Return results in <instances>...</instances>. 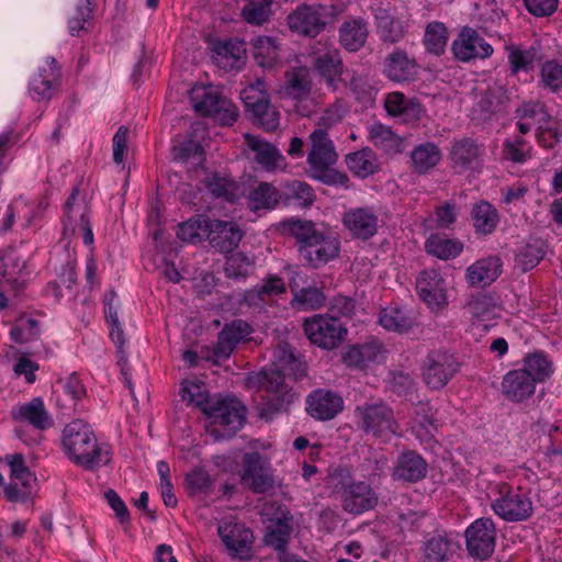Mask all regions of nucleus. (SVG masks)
Segmentation results:
<instances>
[{"mask_svg": "<svg viewBox=\"0 0 562 562\" xmlns=\"http://www.w3.org/2000/svg\"><path fill=\"white\" fill-rule=\"evenodd\" d=\"M172 155L176 160L194 165H201L203 161L204 149L202 145L193 139H188L173 145Z\"/></svg>", "mask_w": 562, "mask_h": 562, "instance_id": "nucleus-56", "label": "nucleus"}, {"mask_svg": "<svg viewBox=\"0 0 562 562\" xmlns=\"http://www.w3.org/2000/svg\"><path fill=\"white\" fill-rule=\"evenodd\" d=\"M384 71L395 82L413 80L417 74L415 61L403 50H395L387 56Z\"/></svg>", "mask_w": 562, "mask_h": 562, "instance_id": "nucleus-34", "label": "nucleus"}, {"mask_svg": "<svg viewBox=\"0 0 562 562\" xmlns=\"http://www.w3.org/2000/svg\"><path fill=\"white\" fill-rule=\"evenodd\" d=\"M261 109H255L251 120L267 132H273L279 127L280 114L274 106L271 105L270 99L262 103Z\"/></svg>", "mask_w": 562, "mask_h": 562, "instance_id": "nucleus-58", "label": "nucleus"}, {"mask_svg": "<svg viewBox=\"0 0 562 562\" xmlns=\"http://www.w3.org/2000/svg\"><path fill=\"white\" fill-rule=\"evenodd\" d=\"M245 142L248 148L254 153V159L267 171H273L284 166V157L280 150L271 143L265 139L246 134Z\"/></svg>", "mask_w": 562, "mask_h": 562, "instance_id": "nucleus-27", "label": "nucleus"}, {"mask_svg": "<svg viewBox=\"0 0 562 562\" xmlns=\"http://www.w3.org/2000/svg\"><path fill=\"white\" fill-rule=\"evenodd\" d=\"M419 297L431 308H440L447 304L446 282L436 270H424L416 279Z\"/></svg>", "mask_w": 562, "mask_h": 562, "instance_id": "nucleus-20", "label": "nucleus"}, {"mask_svg": "<svg viewBox=\"0 0 562 562\" xmlns=\"http://www.w3.org/2000/svg\"><path fill=\"white\" fill-rule=\"evenodd\" d=\"M541 78L552 92H558L562 89V65L557 60L546 61L541 67Z\"/></svg>", "mask_w": 562, "mask_h": 562, "instance_id": "nucleus-64", "label": "nucleus"}, {"mask_svg": "<svg viewBox=\"0 0 562 562\" xmlns=\"http://www.w3.org/2000/svg\"><path fill=\"white\" fill-rule=\"evenodd\" d=\"M472 325L477 329L488 330L492 319V299L487 294H477L469 303Z\"/></svg>", "mask_w": 562, "mask_h": 562, "instance_id": "nucleus-50", "label": "nucleus"}, {"mask_svg": "<svg viewBox=\"0 0 562 562\" xmlns=\"http://www.w3.org/2000/svg\"><path fill=\"white\" fill-rule=\"evenodd\" d=\"M384 108L390 116L401 117L406 122L418 121L423 113V106L418 99H408L398 91L386 94Z\"/></svg>", "mask_w": 562, "mask_h": 562, "instance_id": "nucleus-30", "label": "nucleus"}, {"mask_svg": "<svg viewBox=\"0 0 562 562\" xmlns=\"http://www.w3.org/2000/svg\"><path fill=\"white\" fill-rule=\"evenodd\" d=\"M536 385L530 374L519 368L509 370L503 376L501 391L508 401L522 403L535 394Z\"/></svg>", "mask_w": 562, "mask_h": 562, "instance_id": "nucleus-21", "label": "nucleus"}, {"mask_svg": "<svg viewBox=\"0 0 562 562\" xmlns=\"http://www.w3.org/2000/svg\"><path fill=\"white\" fill-rule=\"evenodd\" d=\"M272 0H250L241 10V15L247 23L261 25L271 13Z\"/></svg>", "mask_w": 562, "mask_h": 562, "instance_id": "nucleus-57", "label": "nucleus"}, {"mask_svg": "<svg viewBox=\"0 0 562 562\" xmlns=\"http://www.w3.org/2000/svg\"><path fill=\"white\" fill-rule=\"evenodd\" d=\"M285 93L293 99L303 100L307 98L312 89L310 70L305 67H297L286 71Z\"/></svg>", "mask_w": 562, "mask_h": 562, "instance_id": "nucleus-40", "label": "nucleus"}, {"mask_svg": "<svg viewBox=\"0 0 562 562\" xmlns=\"http://www.w3.org/2000/svg\"><path fill=\"white\" fill-rule=\"evenodd\" d=\"M240 483L256 494L274 488V476L268 459L258 451L243 456Z\"/></svg>", "mask_w": 562, "mask_h": 562, "instance_id": "nucleus-9", "label": "nucleus"}, {"mask_svg": "<svg viewBox=\"0 0 562 562\" xmlns=\"http://www.w3.org/2000/svg\"><path fill=\"white\" fill-rule=\"evenodd\" d=\"M209 431L216 440L232 438L246 420V407L232 396L214 395L204 408Z\"/></svg>", "mask_w": 562, "mask_h": 562, "instance_id": "nucleus-4", "label": "nucleus"}, {"mask_svg": "<svg viewBox=\"0 0 562 562\" xmlns=\"http://www.w3.org/2000/svg\"><path fill=\"white\" fill-rule=\"evenodd\" d=\"M251 334V327L241 319L226 324L218 333L213 355L217 360L229 358L236 346Z\"/></svg>", "mask_w": 562, "mask_h": 562, "instance_id": "nucleus-25", "label": "nucleus"}, {"mask_svg": "<svg viewBox=\"0 0 562 562\" xmlns=\"http://www.w3.org/2000/svg\"><path fill=\"white\" fill-rule=\"evenodd\" d=\"M57 384L61 387L64 394L69 397V402L64 403L63 406L75 407L86 396V387L76 373H71L65 379H59Z\"/></svg>", "mask_w": 562, "mask_h": 562, "instance_id": "nucleus-61", "label": "nucleus"}, {"mask_svg": "<svg viewBox=\"0 0 562 562\" xmlns=\"http://www.w3.org/2000/svg\"><path fill=\"white\" fill-rule=\"evenodd\" d=\"M379 323L387 330L403 333L413 327L415 319L404 308L390 306L380 312Z\"/></svg>", "mask_w": 562, "mask_h": 562, "instance_id": "nucleus-46", "label": "nucleus"}, {"mask_svg": "<svg viewBox=\"0 0 562 562\" xmlns=\"http://www.w3.org/2000/svg\"><path fill=\"white\" fill-rule=\"evenodd\" d=\"M369 139L376 148L389 155L403 151V139L381 123H374L369 127Z\"/></svg>", "mask_w": 562, "mask_h": 562, "instance_id": "nucleus-36", "label": "nucleus"}, {"mask_svg": "<svg viewBox=\"0 0 562 562\" xmlns=\"http://www.w3.org/2000/svg\"><path fill=\"white\" fill-rule=\"evenodd\" d=\"M339 43L348 52L360 50L369 36L368 23L362 18H351L341 23L338 30Z\"/></svg>", "mask_w": 562, "mask_h": 562, "instance_id": "nucleus-31", "label": "nucleus"}, {"mask_svg": "<svg viewBox=\"0 0 562 562\" xmlns=\"http://www.w3.org/2000/svg\"><path fill=\"white\" fill-rule=\"evenodd\" d=\"M348 169L357 177L367 178L376 171V158L370 148H362L346 156Z\"/></svg>", "mask_w": 562, "mask_h": 562, "instance_id": "nucleus-44", "label": "nucleus"}, {"mask_svg": "<svg viewBox=\"0 0 562 562\" xmlns=\"http://www.w3.org/2000/svg\"><path fill=\"white\" fill-rule=\"evenodd\" d=\"M448 42V32L443 23L430 22L425 30L424 45L426 50L436 56L445 52Z\"/></svg>", "mask_w": 562, "mask_h": 562, "instance_id": "nucleus-51", "label": "nucleus"}, {"mask_svg": "<svg viewBox=\"0 0 562 562\" xmlns=\"http://www.w3.org/2000/svg\"><path fill=\"white\" fill-rule=\"evenodd\" d=\"M530 158V149H526V140L516 136L514 140L506 139L502 149V159L515 164H525Z\"/></svg>", "mask_w": 562, "mask_h": 562, "instance_id": "nucleus-60", "label": "nucleus"}, {"mask_svg": "<svg viewBox=\"0 0 562 562\" xmlns=\"http://www.w3.org/2000/svg\"><path fill=\"white\" fill-rule=\"evenodd\" d=\"M426 251L442 260L458 257L463 250V244L438 234L430 235L425 243Z\"/></svg>", "mask_w": 562, "mask_h": 562, "instance_id": "nucleus-41", "label": "nucleus"}, {"mask_svg": "<svg viewBox=\"0 0 562 562\" xmlns=\"http://www.w3.org/2000/svg\"><path fill=\"white\" fill-rule=\"evenodd\" d=\"M483 153V147L474 139L464 137L452 143L449 158L454 169L463 171L475 167Z\"/></svg>", "mask_w": 562, "mask_h": 562, "instance_id": "nucleus-28", "label": "nucleus"}, {"mask_svg": "<svg viewBox=\"0 0 562 562\" xmlns=\"http://www.w3.org/2000/svg\"><path fill=\"white\" fill-rule=\"evenodd\" d=\"M372 14L376 35L384 44H396L407 34L409 24L396 14L394 8L379 5L372 9Z\"/></svg>", "mask_w": 562, "mask_h": 562, "instance_id": "nucleus-14", "label": "nucleus"}, {"mask_svg": "<svg viewBox=\"0 0 562 562\" xmlns=\"http://www.w3.org/2000/svg\"><path fill=\"white\" fill-rule=\"evenodd\" d=\"M342 224L352 237L367 240L378 233L379 217L372 207H353L344 213Z\"/></svg>", "mask_w": 562, "mask_h": 562, "instance_id": "nucleus-17", "label": "nucleus"}, {"mask_svg": "<svg viewBox=\"0 0 562 562\" xmlns=\"http://www.w3.org/2000/svg\"><path fill=\"white\" fill-rule=\"evenodd\" d=\"M303 330L313 345L325 350L337 348L347 335V328L340 319L329 314H316L305 318Z\"/></svg>", "mask_w": 562, "mask_h": 562, "instance_id": "nucleus-8", "label": "nucleus"}, {"mask_svg": "<svg viewBox=\"0 0 562 562\" xmlns=\"http://www.w3.org/2000/svg\"><path fill=\"white\" fill-rule=\"evenodd\" d=\"M452 553V541L446 535H434L423 546L425 562H445Z\"/></svg>", "mask_w": 562, "mask_h": 562, "instance_id": "nucleus-47", "label": "nucleus"}, {"mask_svg": "<svg viewBox=\"0 0 562 562\" xmlns=\"http://www.w3.org/2000/svg\"><path fill=\"white\" fill-rule=\"evenodd\" d=\"M537 142L547 149H552L562 139V124L554 120L551 114L549 117H541L537 122Z\"/></svg>", "mask_w": 562, "mask_h": 562, "instance_id": "nucleus-48", "label": "nucleus"}, {"mask_svg": "<svg viewBox=\"0 0 562 562\" xmlns=\"http://www.w3.org/2000/svg\"><path fill=\"white\" fill-rule=\"evenodd\" d=\"M427 468L420 454L415 451H405L397 458L392 475L394 480L415 483L426 476Z\"/></svg>", "mask_w": 562, "mask_h": 562, "instance_id": "nucleus-29", "label": "nucleus"}, {"mask_svg": "<svg viewBox=\"0 0 562 562\" xmlns=\"http://www.w3.org/2000/svg\"><path fill=\"white\" fill-rule=\"evenodd\" d=\"M79 190L74 188L72 192L64 204L65 210V231L74 232L75 227L89 221V209L85 200L78 199Z\"/></svg>", "mask_w": 562, "mask_h": 562, "instance_id": "nucleus-39", "label": "nucleus"}, {"mask_svg": "<svg viewBox=\"0 0 562 562\" xmlns=\"http://www.w3.org/2000/svg\"><path fill=\"white\" fill-rule=\"evenodd\" d=\"M284 195L288 202L303 207L310 206L315 200L311 186L297 180L286 183Z\"/></svg>", "mask_w": 562, "mask_h": 562, "instance_id": "nucleus-55", "label": "nucleus"}, {"mask_svg": "<svg viewBox=\"0 0 562 562\" xmlns=\"http://www.w3.org/2000/svg\"><path fill=\"white\" fill-rule=\"evenodd\" d=\"M281 199V193L277 188L268 182H261L252 189L248 196V206L257 212L260 210H272Z\"/></svg>", "mask_w": 562, "mask_h": 562, "instance_id": "nucleus-43", "label": "nucleus"}, {"mask_svg": "<svg viewBox=\"0 0 562 562\" xmlns=\"http://www.w3.org/2000/svg\"><path fill=\"white\" fill-rule=\"evenodd\" d=\"M505 48L509 52L508 63L513 74H518L519 71H528L532 68L536 58L535 48L531 47L527 50H521L512 45H505Z\"/></svg>", "mask_w": 562, "mask_h": 562, "instance_id": "nucleus-59", "label": "nucleus"}, {"mask_svg": "<svg viewBox=\"0 0 562 562\" xmlns=\"http://www.w3.org/2000/svg\"><path fill=\"white\" fill-rule=\"evenodd\" d=\"M297 366L299 362L290 347L280 346L274 351L272 364L249 378L251 384L258 385L271 394L259 407L261 418L269 420L293 403L296 395L288 385L286 378L295 373Z\"/></svg>", "mask_w": 562, "mask_h": 562, "instance_id": "nucleus-1", "label": "nucleus"}, {"mask_svg": "<svg viewBox=\"0 0 562 562\" xmlns=\"http://www.w3.org/2000/svg\"><path fill=\"white\" fill-rule=\"evenodd\" d=\"M190 101L198 113L210 116L222 125L231 126L237 121L238 111L235 104L211 87H193Z\"/></svg>", "mask_w": 562, "mask_h": 562, "instance_id": "nucleus-7", "label": "nucleus"}, {"mask_svg": "<svg viewBox=\"0 0 562 562\" xmlns=\"http://www.w3.org/2000/svg\"><path fill=\"white\" fill-rule=\"evenodd\" d=\"M254 58L265 69L273 68L280 58V47L277 41L269 36H258L251 41Z\"/></svg>", "mask_w": 562, "mask_h": 562, "instance_id": "nucleus-37", "label": "nucleus"}, {"mask_svg": "<svg viewBox=\"0 0 562 562\" xmlns=\"http://www.w3.org/2000/svg\"><path fill=\"white\" fill-rule=\"evenodd\" d=\"M329 484L340 496L342 508L352 515L373 509L378 504V496L370 485L364 482L350 483V475L346 470H336L329 476Z\"/></svg>", "mask_w": 562, "mask_h": 562, "instance_id": "nucleus-5", "label": "nucleus"}, {"mask_svg": "<svg viewBox=\"0 0 562 562\" xmlns=\"http://www.w3.org/2000/svg\"><path fill=\"white\" fill-rule=\"evenodd\" d=\"M498 497L494 499V514L507 521H521L532 514L531 501L507 483L497 484Z\"/></svg>", "mask_w": 562, "mask_h": 562, "instance_id": "nucleus-11", "label": "nucleus"}, {"mask_svg": "<svg viewBox=\"0 0 562 562\" xmlns=\"http://www.w3.org/2000/svg\"><path fill=\"white\" fill-rule=\"evenodd\" d=\"M203 183L207 191L215 198H221L226 201H233L236 198L235 183L218 173L207 176L203 180Z\"/></svg>", "mask_w": 562, "mask_h": 562, "instance_id": "nucleus-53", "label": "nucleus"}, {"mask_svg": "<svg viewBox=\"0 0 562 562\" xmlns=\"http://www.w3.org/2000/svg\"><path fill=\"white\" fill-rule=\"evenodd\" d=\"M312 67L326 81L328 87L333 90L337 88V82L344 71L342 57L337 48L315 52L312 55Z\"/></svg>", "mask_w": 562, "mask_h": 562, "instance_id": "nucleus-24", "label": "nucleus"}, {"mask_svg": "<svg viewBox=\"0 0 562 562\" xmlns=\"http://www.w3.org/2000/svg\"><path fill=\"white\" fill-rule=\"evenodd\" d=\"M465 281L471 288H485L492 282V259L482 258L465 270Z\"/></svg>", "mask_w": 562, "mask_h": 562, "instance_id": "nucleus-52", "label": "nucleus"}, {"mask_svg": "<svg viewBox=\"0 0 562 562\" xmlns=\"http://www.w3.org/2000/svg\"><path fill=\"white\" fill-rule=\"evenodd\" d=\"M25 267L26 262L14 254H10L3 259L1 276L10 285L14 295H20L25 288V281L21 278Z\"/></svg>", "mask_w": 562, "mask_h": 562, "instance_id": "nucleus-42", "label": "nucleus"}, {"mask_svg": "<svg viewBox=\"0 0 562 562\" xmlns=\"http://www.w3.org/2000/svg\"><path fill=\"white\" fill-rule=\"evenodd\" d=\"M217 531L232 558L241 561L251 559L254 536L250 529L229 521L220 525Z\"/></svg>", "mask_w": 562, "mask_h": 562, "instance_id": "nucleus-13", "label": "nucleus"}, {"mask_svg": "<svg viewBox=\"0 0 562 562\" xmlns=\"http://www.w3.org/2000/svg\"><path fill=\"white\" fill-rule=\"evenodd\" d=\"M459 363L453 355L443 350L428 353L423 366V379L432 390L442 389L457 373Z\"/></svg>", "mask_w": 562, "mask_h": 562, "instance_id": "nucleus-12", "label": "nucleus"}, {"mask_svg": "<svg viewBox=\"0 0 562 562\" xmlns=\"http://www.w3.org/2000/svg\"><path fill=\"white\" fill-rule=\"evenodd\" d=\"M61 446L66 456L77 465L93 471L111 460L110 449L99 443L89 424L75 419L63 430Z\"/></svg>", "mask_w": 562, "mask_h": 562, "instance_id": "nucleus-3", "label": "nucleus"}, {"mask_svg": "<svg viewBox=\"0 0 562 562\" xmlns=\"http://www.w3.org/2000/svg\"><path fill=\"white\" fill-rule=\"evenodd\" d=\"M441 159V150L434 143L416 146L411 153L412 168L418 175H425L435 168Z\"/></svg>", "mask_w": 562, "mask_h": 562, "instance_id": "nucleus-35", "label": "nucleus"}, {"mask_svg": "<svg viewBox=\"0 0 562 562\" xmlns=\"http://www.w3.org/2000/svg\"><path fill=\"white\" fill-rule=\"evenodd\" d=\"M211 218L198 216L178 225L177 236L183 241L192 244L206 239Z\"/></svg>", "mask_w": 562, "mask_h": 562, "instance_id": "nucleus-49", "label": "nucleus"}, {"mask_svg": "<svg viewBox=\"0 0 562 562\" xmlns=\"http://www.w3.org/2000/svg\"><path fill=\"white\" fill-rule=\"evenodd\" d=\"M307 413L318 420H330L344 408V401L337 393L318 389L313 391L306 400Z\"/></svg>", "mask_w": 562, "mask_h": 562, "instance_id": "nucleus-22", "label": "nucleus"}, {"mask_svg": "<svg viewBox=\"0 0 562 562\" xmlns=\"http://www.w3.org/2000/svg\"><path fill=\"white\" fill-rule=\"evenodd\" d=\"M360 430L374 437L389 438L398 431L393 409L382 400L369 401L355 409Z\"/></svg>", "mask_w": 562, "mask_h": 562, "instance_id": "nucleus-6", "label": "nucleus"}, {"mask_svg": "<svg viewBox=\"0 0 562 562\" xmlns=\"http://www.w3.org/2000/svg\"><path fill=\"white\" fill-rule=\"evenodd\" d=\"M467 550L472 558L486 560L492 555V521L490 518L474 520L464 532Z\"/></svg>", "mask_w": 562, "mask_h": 562, "instance_id": "nucleus-18", "label": "nucleus"}, {"mask_svg": "<svg viewBox=\"0 0 562 562\" xmlns=\"http://www.w3.org/2000/svg\"><path fill=\"white\" fill-rule=\"evenodd\" d=\"M180 395L182 401H187L189 404L200 407L203 413L207 402L212 397L207 395L203 385L190 381L182 383Z\"/></svg>", "mask_w": 562, "mask_h": 562, "instance_id": "nucleus-62", "label": "nucleus"}, {"mask_svg": "<svg viewBox=\"0 0 562 562\" xmlns=\"http://www.w3.org/2000/svg\"><path fill=\"white\" fill-rule=\"evenodd\" d=\"M311 148L307 164L312 171H326L337 162L338 155L333 140L323 128H316L310 135Z\"/></svg>", "mask_w": 562, "mask_h": 562, "instance_id": "nucleus-16", "label": "nucleus"}, {"mask_svg": "<svg viewBox=\"0 0 562 562\" xmlns=\"http://www.w3.org/2000/svg\"><path fill=\"white\" fill-rule=\"evenodd\" d=\"M11 416L15 422L27 423L38 430H46L54 424L41 397L12 407Z\"/></svg>", "mask_w": 562, "mask_h": 562, "instance_id": "nucleus-26", "label": "nucleus"}, {"mask_svg": "<svg viewBox=\"0 0 562 562\" xmlns=\"http://www.w3.org/2000/svg\"><path fill=\"white\" fill-rule=\"evenodd\" d=\"M490 44L479 34L475 29L464 26L451 45L454 58L468 63L476 58L490 56Z\"/></svg>", "mask_w": 562, "mask_h": 562, "instance_id": "nucleus-15", "label": "nucleus"}, {"mask_svg": "<svg viewBox=\"0 0 562 562\" xmlns=\"http://www.w3.org/2000/svg\"><path fill=\"white\" fill-rule=\"evenodd\" d=\"M521 362V369L530 374L536 384L544 383L554 373L553 361L543 350L527 352Z\"/></svg>", "mask_w": 562, "mask_h": 562, "instance_id": "nucleus-33", "label": "nucleus"}, {"mask_svg": "<svg viewBox=\"0 0 562 562\" xmlns=\"http://www.w3.org/2000/svg\"><path fill=\"white\" fill-rule=\"evenodd\" d=\"M296 278L301 279L302 276L300 272H293L292 278L290 279L289 286L293 294V299L291 301L292 306L302 308V310H318L321 308L326 301V296L323 291L316 286H304L300 288Z\"/></svg>", "mask_w": 562, "mask_h": 562, "instance_id": "nucleus-32", "label": "nucleus"}, {"mask_svg": "<svg viewBox=\"0 0 562 562\" xmlns=\"http://www.w3.org/2000/svg\"><path fill=\"white\" fill-rule=\"evenodd\" d=\"M243 232L233 221L211 220L206 234L210 245L220 252H232L239 244Z\"/></svg>", "mask_w": 562, "mask_h": 562, "instance_id": "nucleus-19", "label": "nucleus"}, {"mask_svg": "<svg viewBox=\"0 0 562 562\" xmlns=\"http://www.w3.org/2000/svg\"><path fill=\"white\" fill-rule=\"evenodd\" d=\"M330 8L323 4H300L288 15L291 31L315 37L322 33L328 22Z\"/></svg>", "mask_w": 562, "mask_h": 562, "instance_id": "nucleus-10", "label": "nucleus"}, {"mask_svg": "<svg viewBox=\"0 0 562 562\" xmlns=\"http://www.w3.org/2000/svg\"><path fill=\"white\" fill-rule=\"evenodd\" d=\"M292 528L290 524L279 519L270 527L269 532L266 536V542L276 550L284 552Z\"/></svg>", "mask_w": 562, "mask_h": 562, "instance_id": "nucleus-63", "label": "nucleus"}, {"mask_svg": "<svg viewBox=\"0 0 562 562\" xmlns=\"http://www.w3.org/2000/svg\"><path fill=\"white\" fill-rule=\"evenodd\" d=\"M59 72L57 69H43L36 75L30 83V94L34 100H49L53 97L55 83Z\"/></svg>", "mask_w": 562, "mask_h": 562, "instance_id": "nucleus-45", "label": "nucleus"}, {"mask_svg": "<svg viewBox=\"0 0 562 562\" xmlns=\"http://www.w3.org/2000/svg\"><path fill=\"white\" fill-rule=\"evenodd\" d=\"M245 59L246 43L243 40L217 42L212 49V60L226 71L240 70L245 65Z\"/></svg>", "mask_w": 562, "mask_h": 562, "instance_id": "nucleus-23", "label": "nucleus"}, {"mask_svg": "<svg viewBox=\"0 0 562 562\" xmlns=\"http://www.w3.org/2000/svg\"><path fill=\"white\" fill-rule=\"evenodd\" d=\"M281 229L295 240L300 258L312 268L325 266L339 254L337 235L313 221L292 217L282 222Z\"/></svg>", "mask_w": 562, "mask_h": 562, "instance_id": "nucleus-2", "label": "nucleus"}, {"mask_svg": "<svg viewBox=\"0 0 562 562\" xmlns=\"http://www.w3.org/2000/svg\"><path fill=\"white\" fill-rule=\"evenodd\" d=\"M213 481L204 468H194L186 475V487L191 496L210 493Z\"/></svg>", "mask_w": 562, "mask_h": 562, "instance_id": "nucleus-54", "label": "nucleus"}, {"mask_svg": "<svg viewBox=\"0 0 562 562\" xmlns=\"http://www.w3.org/2000/svg\"><path fill=\"white\" fill-rule=\"evenodd\" d=\"M547 246L542 239H535L519 247L515 263L522 272H527L537 267L547 254Z\"/></svg>", "mask_w": 562, "mask_h": 562, "instance_id": "nucleus-38", "label": "nucleus"}]
</instances>
